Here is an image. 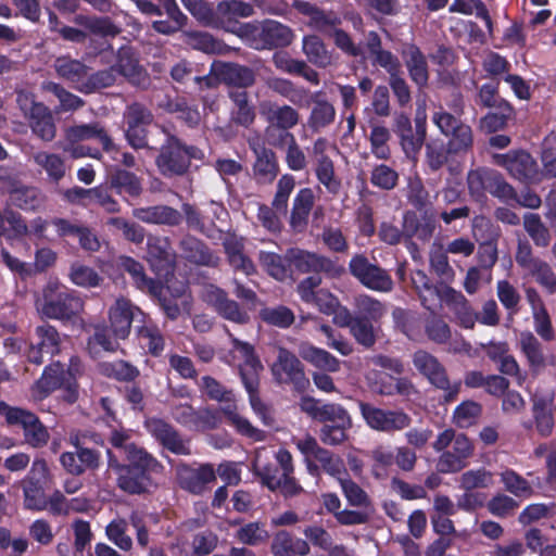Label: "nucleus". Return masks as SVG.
Here are the masks:
<instances>
[{"instance_id":"052dcab7","label":"nucleus","mask_w":556,"mask_h":556,"mask_svg":"<svg viewBox=\"0 0 556 556\" xmlns=\"http://www.w3.org/2000/svg\"><path fill=\"white\" fill-rule=\"evenodd\" d=\"M258 318L267 326L288 329L294 323L295 315L291 308L279 304L261 308Z\"/></svg>"},{"instance_id":"473e14b6","label":"nucleus","mask_w":556,"mask_h":556,"mask_svg":"<svg viewBox=\"0 0 556 556\" xmlns=\"http://www.w3.org/2000/svg\"><path fill=\"white\" fill-rule=\"evenodd\" d=\"M315 194L308 187L298 191L293 199L289 225L292 230L302 232L308 225V217L314 207Z\"/></svg>"},{"instance_id":"bf43d9fd","label":"nucleus","mask_w":556,"mask_h":556,"mask_svg":"<svg viewBox=\"0 0 556 556\" xmlns=\"http://www.w3.org/2000/svg\"><path fill=\"white\" fill-rule=\"evenodd\" d=\"M383 70L389 74V86L399 106H407L412 102V92L409 85L405 78L401 76L400 60Z\"/></svg>"},{"instance_id":"8fccbe9b","label":"nucleus","mask_w":556,"mask_h":556,"mask_svg":"<svg viewBox=\"0 0 556 556\" xmlns=\"http://www.w3.org/2000/svg\"><path fill=\"white\" fill-rule=\"evenodd\" d=\"M267 86L270 90L288 99L294 105L302 106L309 104V91L303 87H296L289 79L274 77L267 81Z\"/></svg>"},{"instance_id":"a211bd4d","label":"nucleus","mask_w":556,"mask_h":556,"mask_svg":"<svg viewBox=\"0 0 556 556\" xmlns=\"http://www.w3.org/2000/svg\"><path fill=\"white\" fill-rule=\"evenodd\" d=\"M148 433L165 450L175 455H190V441L168 421L159 417H150L144 421Z\"/></svg>"},{"instance_id":"39448f33","label":"nucleus","mask_w":556,"mask_h":556,"mask_svg":"<svg viewBox=\"0 0 556 556\" xmlns=\"http://www.w3.org/2000/svg\"><path fill=\"white\" fill-rule=\"evenodd\" d=\"M466 184L472 201L480 204L486 202V193L507 204L517 198L515 188L505 180L501 173L492 168L470 169L467 173Z\"/></svg>"},{"instance_id":"ea45409f","label":"nucleus","mask_w":556,"mask_h":556,"mask_svg":"<svg viewBox=\"0 0 556 556\" xmlns=\"http://www.w3.org/2000/svg\"><path fill=\"white\" fill-rule=\"evenodd\" d=\"M56 74L70 81L73 87L81 92V85L86 83L90 67L84 62L70 56H61L55 60Z\"/></svg>"},{"instance_id":"c9c22d12","label":"nucleus","mask_w":556,"mask_h":556,"mask_svg":"<svg viewBox=\"0 0 556 556\" xmlns=\"http://www.w3.org/2000/svg\"><path fill=\"white\" fill-rule=\"evenodd\" d=\"M257 260L263 270L277 281L283 282L292 275L289 249L283 255L261 250Z\"/></svg>"},{"instance_id":"cd10ccee","label":"nucleus","mask_w":556,"mask_h":556,"mask_svg":"<svg viewBox=\"0 0 556 556\" xmlns=\"http://www.w3.org/2000/svg\"><path fill=\"white\" fill-rule=\"evenodd\" d=\"M181 257L187 262L206 267H217L220 258L201 239L186 236L179 242Z\"/></svg>"},{"instance_id":"20e7f679","label":"nucleus","mask_w":556,"mask_h":556,"mask_svg":"<svg viewBox=\"0 0 556 556\" xmlns=\"http://www.w3.org/2000/svg\"><path fill=\"white\" fill-rule=\"evenodd\" d=\"M455 114L440 106L432 114V123L439 131L447 138L446 144L450 151L455 155L463 157L473 150V131L470 125L462 121L463 100L458 97L454 104Z\"/></svg>"},{"instance_id":"393cba45","label":"nucleus","mask_w":556,"mask_h":556,"mask_svg":"<svg viewBox=\"0 0 556 556\" xmlns=\"http://www.w3.org/2000/svg\"><path fill=\"white\" fill-rule=\"evenodd\" d=\"M136 340L146 355L154 358L163 356L166 348V338L159 325L148 316L140 325L135 327Z\"/></svg>"},{"instance_id":"dca6fc26","label":"nucleus","mask_w":556,"mask_h":556,"mask_svg":"<svg viewBox=\"0 0 556 556\" xmlns=\"http://www.w3.org/2000/svg\"><path fill=\"white\" fill-rule=\"evenodd\" d=\"M358 406L366 424L377 431H401L412 424L410 416L403 410L382 409L366 402H359Z\"/></svg>"},{"instance_id":"864d4df0","label":"nucleus","mask_w":556,"mask_h":556,"mask_svg":"<svg viewBox=\"0 0 556 556\" xmlns=\"http://www.w3.org/2000/svg\"><path fill=\"white\" fill-rule=\"evenodd\" d=\"M300 355L304 361L321 371L337 372L340 370V361L324 349L303 345L300 350Z\"/></svg>"},{"instance_id":"4be33fe9","label":"nucleus","mask_w":556,"mask_h":556,"mask_svg":"<svg viewBox=\"0 0 556 556\" xmlns=\"http://www.w3.org/2000/svg\"><path fill=\"white\" fill-rule=\"evenodd\" d=\"M175 471L178 485L194 495L203 494L207 485L216 480V473L211 464H202L193 468L186 463H180Z\"/></svg>"},{"instance_id":"c756f323","label":"nucleus","mask_w":556,"mask_h":556,"mask_svg":"<svg viewBox=\"0 0 556 556\" xmlns=\"http://www.w3.org/2000/svg\"><path fill=\"white\" fill-rule=\"evenodd\" d=\"M402 226L405 231V239L416 238L422 242L430 241L437 227L432 214L425 212L421 216H418L415 211H406L403 214Z\"/></svg>"},{"instance_id":"f3484780","label":"nucleus","mask_w":556,"mask_h":556,"mask_svg":"<svg viewBox=\"0 0 556 556\" xmlns=\"http://www.w3.org/2000/svg\"><path fill=\"white\" fill-rule=\"evenodd\" d=\"M147 314L130 300L118 298L109 309L110 329L115 339L125 340L129 337L131 324L144 321Z\"/></svg>"},{"instance_id":"7ed1b4c3","label":"nucleus","mask_w":556,"mask_h":556,"mask_svg":"<svg viewBox=\"0 0 556 556\" xmlns=\"http://www.w3.org/2000/svg\"><path fill=\"white\" fill-rule=\"evenodd\" d=\"M276 464L254 465V476L261 484L271 492H279L285 498H292L302 493L304 489L294 476L292 454L280 448L276 454Z\"/></svg>"},{"instance_id":"b1692460","label":"nucleus","mask_w":556,"mask_h":556,"mask_svg":"<svg viewBox=\"0 0 556 556\" xmlns=\"http://www.w3.org/2000/svg\"><path fill=\"white\" fill-rule=\"evenodd\" d=\"M323 424L324 426L319 430V439L324 444L336 446L348 440V431L352 428V419L342 405L334 409Z\"/></svg>"},{"instance_id":"13d9d810","label":"nucleus","mask_w":556,"mask_h":556,"mask_svg":"<svg viewBox=\"0 0 556 556\" xmlns=\"http://www.w3.org/2000/svg\"><path fill=\"white\" fill-rule=\"evenodd\" d=\"M229 98L236 105L232 116L233 122L243 127L252 125L255 119V108L250 103L248 91L242 89L231 90Z\"/></svg>"},{"instance_id":"79ce46f5","label":"nucleus","mask_w":556,"mask_h":556,"mask_svg":"<svg viewBox=\"0 0 556 556\" xmlns=\"http://www.w3.org/2000/svg\"><path fill=\"white\" fill-rule=\"evenodd\" d=\"M162 108L169 114H177L188 127L194 128L201 121V115L195 104H190L185 97H166Z\"/></svg>"},{"instance_id":"bb28decb","label":"nucleus","mask_w":556,"mask_h":556,"mask_svg":"<svg viewBox=\"0 0 556 556\" xmlns=\"http://www.w3.org/2000/svg\"><path fill=\"white\" fill-rule=\"evenodd\" d=\"M76 366H80L78 358H71V364L67 370L64 369L60 362H54L47 365L38 380L35 381L33 390L42 399L50 395L55 390L60 389L67 375L72 370H76Z\"/></svg>"},{"instance_id":"5701e85b","label":"nucleus","mask_w":556,"mask_h":556,"mask_svg":"<svg viewBox=\"0 0 556 556\" xmlns=\"http://www.w3.org/2000/svg\"><path fill=\"white\" fill-rule=\"evenodd\" d=\"M473 444L470 439L458 433L452 443V450L444 451L438 458L437 470L440 473H454L467 466V459L473 454Z\"/></svg>"},{"instance_id":"4c0bfd02","label":"nucleus","mask_w":556,"mask_h":556,"mask_svg":"<svg viewBox=\"0 0 556 556\" xmlns=\"http://www.w3.org/2000/svg\"><path fill=\"white\" fill-rule=\"evenodd\" d=\"M273 63L280 72L301 76L313 85H318L320 81L319 74L309 67L305 61L293 59L285 51L275 52Z\"/></svg>"},{"instance_id":"9b49d317","label":"nucleus","mask_w":556,"mask_h":556,"mask_svg":"<svg viewBox=\"0 0 556 556\" xmlns=\"http://www.w3.org/2000/svg\"><path fill=\"white\" fill-rule=\"evenodd\" d=\"M49 479V467L45 459H35L31 468L23 480L24 506L34 511H42L48 507L46 485Z\"/></svg>"},{"instance_id":"3c124183","label":"nucleus","mask_w":556,"mask_h":556,"mask_svg":"<svg viewBox=\"0 0 556 556\" xmlns=\"http://www.w3.org/2000/svg\"><path fill=\"white\" fill-rule=\"evenodd\" d=\"M336 114V109L329 101L317 99L314 101L306 125L312 132H320L333 124Z\"/></svg>"},{"instance_id":"f8f14e48","label":"nucleus","mask_w":556,"mask_h":556,"mask_svg":"<svg viewBox=\"0 0 556 556\" xmlns=\"http://www.w3.org/2000/svg\"><path fill=\"white\" fill-rule=\"evenodd\" d=\"M244 29L253 36V48L256 50H273L285 48L293 40L292 29L274 20H264L260 26L244 24Z\"/></svg>"},{"instance_id":"37998d69","label":"nucleus","mask_w":556,"mask_h":556,"mask_svg":"<svg viewBox=\"0 0 556 556\" xmlns=\"http://www.w3.org/2000/svg\"><path fill=\"white\" fill-rule=\"evenodd\" d=\"M169 75L175 83L180 85H187L189 81H193L200 90L212 86L210 75H200L197 66L187 60H180L175 63L170 67Z\"/></svg>"},{"instance_id":"5fc2aeb1","label":"nucleus","mask_w":556,"mask_h":556,"mask_svg":"<svg viewBox=\"0 0 556 556\" xmlns=\"http://www.w3.org/2000/svg\"><path fill=\"white\" fill-rule=\"evenodd\" d=\"M233 536L241 544L254 547L266 544L270 539L269 531L262 521H250L241 525Z\"/></svg>"},{"instance_id":"7c9ffc66","label":"nucleus","mask_w":556,"mask_h":556,"mask_svg":"<svg viewBox=\"0 0 556 556\" xmlns=\"http://www.w3.org/2000/svg\"><path fill=\"white\" fill-rule=\"evenodd\" d=\"M255 161L253 175L257 184H271L279 174V163L276 153L265 146L253 148Z\"/></svg>"},{"instance_id":"f03ea898","label":"nucleus","mask_w":556,"mask_h":556,"mask_svg":"<svg viewBox=\"0 0 556 556\" xmlns=\"http://www.w3.org/2000/svg\"><path fill=\"white\" fill-rule=\"evenodd\" d=\"M161 130L164 134V140L154 160L161 176L167 179L184 177L190 173L193 161H204L205 153L201 148L187 143L165 127Z\"/></svg>"},{"instance_id":"de8ad7c7","label":"nucleus","mask_w":556,"mask_h":556,"mask_svg":"<svg viewBox=\"0 0 556 556\" xmlns=\"http://www.w3.org/2000/svg\"><path fill=\"white\" fill-rule=\"evenodd\" d=\"M302 50L307 61L317 67L325 68L332 62V54L317 35H306L302 40Z\"/></svg>"},{"instance_id":"4d7b16f0","label":"nucleus","mask_w":556,"mask_h":556,"mask_svg":"<svg viewBox=\"0 0 556 556\" xmlns=\"http://www.w3.org/2000/svg\"><path fill=\"white\" fill-rule=\"evenodd\" d=\"M33 160L36 165L47 173L49 180L58 184L64 178L66 167L64 159L61 155L39 151L33 154Z\"/></svg>"},{"instance_id":"338daca9","label":"nucleus","mask_w":556,"mask_h":556,"mask_svg":"<svg viewBox=\"0 0 556 556\" xmlns=\"http://www.w3.org/2000/svg\"><path fill=\"white\" fill-rule=\"evenodd\" d=\"M523 228L532 239L534 244L540 248L548 247L551 242V233L547 227L536 213H527L523 216Z\"/></svg>"},{"instance_id":"1a4fd4ad","label":"nucleus","mask_w":556,"mask_h":556,"mask_svg":"<svg viewBox=\"0 0 556 556\" xmlns=\"http://www.w3.org/2000/svg\"><path fill=\"white\" fill-rule=\"evenodd\" d=\"M349 271L361 285L372 291L387 293L394 288L388 270L376 263H371L363 253H357L351 257Z\"/></svg>"},{"instance_id":"0e129e2a","label":"nucleus","mask_w":556,"mask_h":556,"mask_svg":"<svg viewBox=\"0 0 556 556\" xmlns=\"http://www.w3.org/2000/svg\"><path fill=\"white\" fill-rule=\"evenodd\" d=\"M223 414L240 435L255 442L265 440V432L254 427L249 419L239 415L235 408L225 407L223 408Z\"/></svg>"},{"instance_id":"c03bdc74","label":"nucleus","mask_w":556,"mask_h":556,"mask_svg":"<svg viewBox=\"0 0 556 556\" xmlns=\"http://www.w3.org/2000/svg\"><path fill=\"white\" fill-rule=\"evenodd\" d=\"M110 188L117 194H127L131 198H138L142 193L141 179L132 172L117 168L109 176Z\"/></svg>"},{"instance_id":"72a5a7b5","label":"nucleus","mask_w":556,"mask_h":556,"mask_svg":"<svg viewBox=\"0 0 556 556\" xmlns=\"http://www.w3.org/2000/svg\"><path fill=\"white\" fill-rule=\"evenodd\" d=\"M132 215L142 223L153 225L175 227L182 222V215L178 210L162 204L135 208Z\"/></svg>"},{"instance_id":"2f4dec72","label":"nucleus","mask_w":556,"mask_h":556,"mask_svg":"<svg viewBox=\"0 0 556 556\" xmlns=\"http://www.w3.org/2000/svg\"><path fill=\"white\" fill-rule=\"evenodd\" d=\"M117 265L119 269L127 273L136 286L141 291H147L150 294H159L163 290V285L160 280L148 277L143 265L131 256L122 255L118 257Z\"/></svg>"},{"instance_id":"423d86ee","label":"nucleus","mask_w":556,"mask_h":556,"mask_svg":"<svg viewBox=\"0 0 556 556\" xmlns=\"http://www.w3.org/2000/svg\"><path fill=\"white\" fill-rule=\"evenodd\" d=\"M40 314L49 319L71 320L84 309L83 299L73 290L49 282L37 301Z\"/></svg>"},{"instance_id":"6ab92c4d","label":"nucleus","mask_w":556,"mask_h":556,"mask_svg":"<svg viewBox=\"0 0 556 556\" xmlns=\"http://www.w3.org/2000/svg\"><path fill=\"white\" fill-rule=\"evenodd\" d=\"M393 131L400 138V143L405 155L415 159L424 146L426 139V121L416 118L415 128L408 115L396 114L393 122Z\"/></svg>"},{"instance_id":"774afa93","label":"nucleus","mask_w":556,"mask_h":556,"mask_svg":"<svg viewBox=\"0 0 556 556\" xmlns=\"http://www.w3.org/2000/svg\"><path fill=\"white\" fill-rule=\"evenodd\" d=\"M200 391L211 401L230 403L235 401L232 390L227 389L212 376H203L199 382Z\"/></svg>"},{"instance_id":"aec40b11","label":"nucleus","mask_w":556,"mask_h":556,"mask_svg":"<svg viewBox=\"0 0 556 556\" xmlns=\"http://www.w3.org/2000/svg\"><path fill=\"white\" fill-rule=\"evenodd\" d=\"M289 256L291 268L302 274L324 273L330 277H339L344 271V268L331 258L306 250L291 248Z\"/></svg>"},{"instance_id":"a19ab883","label":"nucleus","mask_w":556,"mask_h":556,"mask_svg":"<svg viewBox=\"0 0 556 556\" xmlns=\"http://www.w3.org/2000/svg\"><path fill=\"white\" fill-rule=\"evenodd\" d=\"M67 138L71 141L96 139L102 146L104 151L110 152L114 149L111 136L99 122L71 127L67 130Z\"/></svg>"},{"instance_id":"f257e3e1","label":"nucleus","mask_w":556,"mask_h":556,"mask_svg":"<svg viewBox=\"0 0 556 556\" xmlns=\"http://www.w3.org/2000/svg\"><path fill=\"white\" fill-rule=\"evenodd\" d=\"M109 467L116 475L117 488L128 495H150L159 485L164 465L144 447L130 443L126 447V457L119 462L108 450Z\"/></svg>"},{"instance_id":"603ef678","label":"nucleus","mask_w":556,"mask_h":556,"mask_svg":"<svg viewBox=\"0 0 556 556\" xmlns=\"http://www.w3.org/2000/svg\"><path fill=\"white\" fill-rule=\"evenodd\" d=\"M314 170L317 180L326 188L327 192L333 197L338 195L342 182L336 175L333 161L328 155L318 156Z\"/></svg>"},{"instance_id":"09e8293b","label":"nucleus","mask_w":556,"mask_h":556,"mask_svg":"<svg viewBox=\"0 0 556 556\" xmlns=\"http://www.w3.org/2000/svg\"><path fill=\"white\" fill-rule=\"evenodd\" d=\"M98 369L103 377L119 382H135L140 376V370L135 365L124 359L102 362L98 365Z\"/></svg>"},{"instance_id":"6e6552de","label":"nucleus","mask_w":556,"mask_h":556,"mask_svg":"<svg viewBox=\"0 0 556 556\" xmlns=\"http://www.w3.org/2000/svg\"><path fill=\"white\" fill-rule=\"evenodd\" d=\"M0 414L4 416L8 425L23 429L25 442L31 447L40 448L48 443L49 431L35 413L1 402Z\"/></svg>"},{"instance_id":"2eb2a0df","label":"nucleus","mask_w":556,"mask_h":556,"mask_svg":"<svg viewBox=\"0 0 556 556\" xmlns=\"http://www.w3.org/2000/svg\"><path fill=\"white\" fill-rule=\"evenodd\" d=\"M271 374L276 382L292 384L298 392H304L309 384L301 361L283 348L279 350L277 359L271 366Z\"/></svg>"},{"instance_id":"4468645a","label":"nucleus","mask_w":556,"mask_h":556,"mask_svg":"<svg viewBox=\"0 0 556 556\" xmlns=\"http://www.w3.org/2000/svg\"><path fill=\"white\" fill-rule=\"evenodd\" d=\"M493 163L504 167L509 175L526 184L538 180L539 168L536 161L525 150H510L506 153H495Z\"/></svg>"},{"instance_id":"ddd939ff","label":"nucleus","mask_w":556,"mask_h":556,"mask_svg":"<svg viewBox=\"0 0 556 556\" xmlns=\"http://www.w3.org/2000/svg\"><path fill=\"white\" fill-rule=\"evenodd\" d=\"M71 443L75 451L63 452L60 455V464L64 471L71 476L79 477L87 471H97L101 467V452L84 445L78 435L71 437Z\"/></svg>"},{"instance_id":"f704fd0d","label":"nucleus","mask_w":556,"mask_h":556,"mask_svg":"<svg viewBox=\"0 0 556 556\" xmlns=\"http://www.w3.org/2000/svg\"><path fill=\"white\" fill-rule=\"evenodd\" d=\"M113 66L116 67L117 76L122 75L132 83H139L141 78L149 80L147 71L140 65L131 46H123L117 50L116 63Z\"/></svg>"},{"instance_id":"e2e57ef3","label":"nucleus","mask_w":556,"mask_h":556,"mask_svg":"<svg viewBox=\"0 0 556 556\" xmlns=\"http://www.w3.org/2000/svg\"><path fill=\"white\" fill-rule=\"evenodd\" d=\"M12 204L25 212H34L42 204L41 191L36 187H18L10 192Z\"/></svg>"},{"instance_id":"a878e982","label":"nucleus","mask_w":556,"mask_h":556,"mask_svg":"<svg viewBox=\"0 0 556 556\" xmlns=\"http://www.w3.org/2000/svg\"><path fill=\"white\" fill-rule=\"evenodd\" d=\"M401 55L410 80L421 91L428 87L430 73L428 61L420 48L410 42L403 46Z\"/></svg>"},{"instance_id":"412c9836","label":"nucleus","mask_w":556,"mask_h":556,"mask_svg":"<svg viewBox=\"0 0 556 556\" xmlns=\"http://www.w3.org/2000/svg\"><path fill=\"white\" fill-rule=\"evenodd\" d=\"M147 261L159 278H167L174 274L176 267V253L167 237H148Z\"/></svg>"},{"instance_id":"9d476101","label":"nucleus","mask_w":556,"mask_h":556,"mask_svg":"<svg viewBox=\"0 0 556 556\" xmlns=\"http://www.w3.org/2000/svg\"><path fill=\"white\" fill-rule=\"evenodd\" d=\"M125 138L135 150L153 149L148 142V127L153 123L152 111L143 103L132 102L124 112Z\"/></svg>"},{"instance_id":"e433bc0d","label":"nucleus","mask_w":556,"mask_h":556,"mask_svg":"<svg viewBox=\"0 0 556 556\" xmlns=\"http://www.w3.org/2000/svg\"><path fill=\"white\" fill-rule=\"evenodd\" d=\"M261 112L269 125L288 130L296 126L300 121L299 112L288 104L264 102L261 105Z\"/></svg>"},{"instance_id":"69168bd1","label":"nucleus","mask_w":556,"mask_h":556,"mask_svg":"<svg viewBox=\"0 0 556 556\" xmlns=\"http://www.w3.org/2000/svg\"><path fill=\"white\" fill-rule=\"evenodd\" d=\"M117 79L116 67L110 66L97 72H88L86 83L81 85V93L90 94L104 88L112 87Z\"/></svg>"},{"instance_id":"c85d7f7f","label":"nucleus","mask_w":556,"mask_h":556,"mask_svg":"<svg viewBox=\"0 0 556 556\" xmlns=\"http://www.w3.org/2000/svg\"><path fill=\"white\" fill-rule=\"evenodd\" d=\"M33 134L45 142L56 136V125L51 110L41 102H33L27 114Z\"/></svg>"},{"instance_id":"58836bf2","label":"nucleus","mask_w":556,"mask_h":556,"mask_svg":"<svg viewBox=\"0 0 556 556\" xmlns=\"http://www.w3.org/2000/svg\"><path fill=\"white\" fill-rule=\"evenodd\" d=\"M273 556H305L309 553V545L305 540L295 539L287 530L277 531L270 543Z\"/></svg>"},{"instance_id":"6e6d98bb","label":"nucleus","mask_w":556,"mask_h":556,"mask_svg":"<svg viewBox=\"0 0 556 556\" xmlns=\"http://www.w3.org/2000/svg\"><path fill=\"white\" fill-rule=\"evenodd\" d=\"M366 49L374 66L386 68L400 60L390 50L382 48L381 37L376 30L366 34Z\"/></svg>"},{"instance_id":"0eeeda50","label":"nucleus","mask_w":556,"mask_h":556,"mask_svg":"<svg viewBox=\"0 0 556 556\" xmlns=\"http://www.w3.org/2000/svg\"><path fill=\"white\" fill-rule=\"evenodd\" d=\"M412 362L416 370L430 384L444 391L443 400L445 403L456 401L460 392L462 381L451 383L445 367L434 355L425 350H417L412 356Z\"/></svg>"},{"instance_id":"a18cd8bd","label":"nucleus","mask_w":556,"mask_h":556,"mask_svg":"<svg viewBox=\"0 0 556 556\" xmlns=\"http://www.w3.org/2000/svg\"><path fill=\"white\" fill-rule=\"evenodd\" d=\"M0 238L20 240L28 235L29 229L24 217L12 208L0 211Z\"/></svg>"},{"instance_id":"49530a36","label":"nucleus","mask_w":556,"mask_h":556,"mask_svg":"<svg viewBox=\"0 0 556 556\" xmlns=\"http://www.w3.org/2000/svg\"><path fill=\"white\" fill-rule=\"evenodd\" d=\"M519 346L531 369L539 370L546 366L543 345L531 331L520 333Z\"/></svg>"},{"instance_id":"680f3d73","label":"nucleus","mask_w":556,"mask_h":556,"mask_svg":"<svg viewBox=\"0 0 556 556\" xmlns=\"http://www.w3.org/2000/svg\"><path fill=\"white\" fill-rule=\"evenodd\" d=\"M224 80L231 86L244 90L255 83V74L252 68L237 63H227L222 71Z\"/></svg>"}]
</instances>
